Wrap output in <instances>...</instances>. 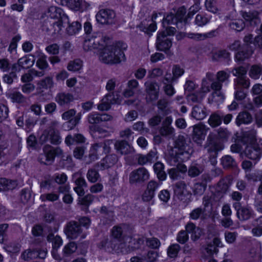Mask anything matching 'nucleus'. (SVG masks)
<instances>
[{
    "label": "nucleus",
    "mask_w": 262,
    "mask_h": 262,
    "mask_svg": "<svg viewBox=\"0 0 262 262\" xmlns=\"http://www.w3.org/2000/svg\"><path fill=\"white\" fill-rule=\"evenodd\" d=\"M193 150L190 139L179 135L174 142V148L169 154L168 160L171 165L188 160Z\"/></svg>",
    "instance_id": "obj_1"
},
{
    "label": "nucleus",
    "mask_w": 262,
    "mask_h": 262,
    "mask_svg": "<svg viewBox=\"0 0 262 262\" xmlns=\"http://www.w3.org/2000/svg\"><path fill=\"white\" fill-rule=\"evenodd\" d=\"M127 48L126 43L118 42L115 45L104 47L99 54V59L105 63H116L125 59L124 51Z\"/></svg>",
    "instance_id": "obj_2"
},
{
    "label": "nucleus",
    "mask_w": 262,
    "mask_h": 262,
    "mask_svg": "<svg viewBox=\"0 0 262 262\" xmlns=\"http://www.w3.org/2000/svg\"><path fill=\"white\" fill-rule=\"evenodd\" d=\"M224 148V144L218 141L217 138L214 133H210L207 136L204 148L209 154L210 161L212 165L216 164V158L218 152L223 150Z\"/></svg>",
    "instance_id": "obj_3"
},
{
    "label": "nucleus",
    "mask_w": 262,
    "mask_h": 262,
    "mask_svg": "<svg viewBox=\"0 0 262 262\" xmlns=\"http://www.w3.org/2000/svg\"><path fill=\"white\" fill-rule=\"evenodd\" d=\"M61 118L64 120H67L62 127L66 130H70L73 129L80 122L81 118V113H76V111L72 108L69 110L61 115Z\"/></svg>",
    "instance_id": "obj_4"
},
{
    "label": "nucleus",
    "mask_w": 262,
    "mask_h": 262,
    "mask_svg": "<svg viewBox=\"0 0 262 262\" xmlns=\"http://www.w3.org/2000/svg\"><path fill=\"white\" fill-rule=\"evenodd\" d=\"M120 100L118 94L115 92H108L101 99L97 106L98 110L101 111H108L111 105L115 104H119Z\"/></svg>",
    "instance_id": "obj_5"
},
{
    "label": "nucleus",
    "mask_w": 262,
    "mask_h": 262,
    "mask_svg": "<svg viewBox=\"0 0 262 262\" xmlns=\"http://www.w3.org/2000/svg\"><path fill=\"white\" fill-rule=\"evenodd\" d=\"M96 18L98 23L102 25H112L116 21L115 12L108 9L100 10L96 15Z\"/></svg>",
    "instance_id": "obj_6"
},
{
    "label": "nucleus",
    "mask_w": 262,
    "mask_h": 262,
    "mask_svg": "<svg viewBox=\"0 0 262 262\" xmlns=\"http://www.w3.org/2000/svg\"><path fill=\"white\" fill-rule=\"evenodd\" d=\"M150 174L145 167H139L133 170L129 174V182L130 184H142L149 179Z\"/></svg>",
    "instance_id": "obj_7"
},
{
    "label": "nucleus",
    "mask_w": 262,
    "mask_h": 262,
    "mask_svg": "<svg viewBox=\"0 0 262 262\" xmlns=\"http://www.w3.org/2000/svg\"><path fill=\"white\" fill-rule=\"evenodd\" d=\"M209 128L202 123H199L193 126L192 139L198 145H201L204 140Z\"/></svg>",
    "instance_id": "obj_8"
},
{
    "label": "nucleus",
    "mask_w": 262,
    "mask_h": 262,
    "mask_svg": "<svg viewBox=\"0 0 262 262\" xmlns=\"http://www.w3.org/2000/svg\"><path fill=\"white\" fill-rule=\"evenodd\" d=\"M41 143L49 141L53 144H58L61 141L60 133L57 129L45 130L39 138Z\"/></svg>",
    "instance_id": "obj_9"
},
{
    "label": "nucleus",
    "mask_w": 262,
    "mask_h": 262,
    "mask_svg": "<svg viewBox=\"0 0 262 262\" xmlns=\"http://www.w3.org/2000/svg\"><path fill=\"white\" fill-rule=\"evenodd\" d=\"M82 232V229L78 222L70 221L66 226L65 233L69 238L75 239L80 236Z\"/></svg>",
    "instance_id": "obj_10"
},
{
    "label": "nucleus",
    "mask_w": 262,
    "mask_h": 262,
    "mask_svg": "<svg viewBox=\"0 0 262 262\" xmlns=\"http://www.w3.org/2000/svg\"><path fill=\"white\" fill-rule=\"evenodd\" d=\"M147 97L150 101H155L159 95L160 86L159 84L154 81L148 80L144 83Z\"/></svg>",
    "instance_id": "obj_11"
},
{
    "label": "nucleus",
    "mask_w": 262,
    "mask_h": 262,
    "mask_svg": "<svg viewBox=\"0 0 262 262\" xmlns=\"http://www.w3.org/2000/svg\"><path fill=\"white\" fill-rule=\"evenodd\" d=\"M261 153V149L256 144L248 145L244 150L246 157L252 160H259Z\"/></svg>",
    "instance_id": "obj_12"
},
{
    "label": "nucleus",
    "mask_w": 262,
    "mask_h": 262,
    "mask_svg": "<svg viewBox=\"0 0 262 262\" xmlns=\"http://www.w3.org/2000/svg\"><path fill=\"white\" fill-rule=\"evenodd\" d=\"M218 34L219 31L217 29H215L205 33L192 32L186 33L185 35V36L195 41H201L205 40L207 38L214 37Z\"/></svg>",
    "instance_id": "obj_13"
},
{
    "label": "nucleus",
    "mask_w": 262,
    "mask_h": 262,
    "mask_svg": "<svg viewBox=\"0 0 262 262\" xmlns=\"http://www.w3.org/2000/svg\"><path fill=\"white\" fill-rule=\"evenodd\" d=\"M118 158L116 154H111L106 156L101 161L95 165V167L99 170H104L111 167L118 161Z\"/></svg>",
    "instance_id": "obj_14"
},
{
    "label": "nucleus",
    "mask_w": 262,
    "mask_h": 262,
    "mask_svg": "<svg viewBox=\"0 0 262 262\" xmlns=\"http://www.w3.org/2000/svg\"><path fill=\"white\" fill-rule=\"evenodd\" d=\"M172 42L170 39L165 36V32H159L157 37V46L160 51L168 50L171 46Z\"/></svg>",
    "instance_id": "obj_15"
},
{
    "label": "nucleus",
    "mask_w": 262,
    "mask_h": 262,
    "mask_svg": "<svg viewBox=\"0 0 262 262\" xmlns=\"http://www.w3.org/2000/svg\"><path fill=\"white\" fill-rule=\"evenodd\" d=\"M207 115V110L202 103L194 105L192 108L191 116L197 120L204 119Z\"/></svg>",
    "instance_id": "obj_16"
},
{
    "label": "nucleus",
    "mask_w": 262,
    "mask_h": 262,
    "mask_svg": "<svg viewBox=\"0 0 262 262\" xmlns=\"http://www.w3.org/2000/svg\"><path fill=\"white\" fill-rule=\"evenodd\" d=\"M186 8L184 6L181 7L177 10L175 15L176 19L177 21V27L178 28H183L188 23V20L190 17H188V14L186 15Z\"/></svg>",
    "instance_id": "obj_17"
},
{
    "label": "nucleus",
    "mask_w": 262,
    "mask_h": 262,
    "mask_svg": "<svg viewBox=\"0 0 262 262\" xmlns=\"http://www.w3.org/2000/svg\"><path fill=\"white\" fill-rule=\"evenodd\" d=\"M172 118L171 116L166 117L162 122V125L160 129V133L163 136L172 135L174 132V129L171 126Z\"/></svg>",
    "instance_id": "obj_18"
},
{
    "label": "nucleus",
    "mask_w": 262,
    "mask_h": 262,
    "mask_svg": "<svg viewBox=\"0 0 262 262\" xmlns=\"http://www.w3.org/2000/svg\"><path fill=\"white\" fill-rule=\"evenodd\" d=\"M114 146L116 151L121 155H128L134 151L133 147L124 140L116 141Z\"/></svg>",
    "instance_id": "obj_19"
},
{
    "label": "nucleus",
    "mask_w": 262,
    "mask_h": 262,
    "mask_svg": "<svg viewBox=\"0 0 262 262\" xmlns=\"http://www.w3.org/2000/svg\"><path fill=\"white\" fill-rule=\"evenodd\" d=\"M43 151L48 158L49 163H51L54 161L55 156L61 154L62 152L60 148H54L50 145H45L43 148Z\"/></svg>",
    "instance_id": "obj_20"
},
{
    "label": "nucleus",
    "mask_w": 262,
    "mask_h": 262,
    "mask_svg": "<svg viewBox=\"0 0 262 262\" xmlns=\"http://www.w3.org/2000/svg\"><path fill=\"white\" fill-rule=\"evenodd\" d=\"M157 158V152L154 150L150 151L146 155H138L136 157L138 163L140 165H144L148 163H151L154 162Z\"/></svg>",
    "instance_id": "obj_21"
},
{
    "label": "nucleus",
    "mask_w": 262,
    "mask_h": 262,
    "mask_svg": "<svg viewBox=\"0 0 262 262\" xmlns=\"http://www.w3.org/2000/svg\"><path fill=\"white\" fill-rule=\"evenodd\" d=\"M258 12L255 10L241 12V15L243 18L251 26L255 25L258 23Z\"/></svg>",
    "instance_id": "obj_22"
},
{
    "label": "nucleus",
    "mask_w": 262,
    "mask_h": 262,
    "mask_svg": "<svg viewBox=\"0 0 262 262\" xmlns=\"http://www.w3.org/2000/svg\"><path fill=\"white\" fill-rule=\"evenodd\" d=\"M251 115L247 112H242L238 114L236 118V124L240 126L242 124H249L252 121Z\"/></svg>",
    "instance_id": "obj_23"
},
{
    "label": "nucleus",
    "mask_w": 262,
    "mask_h": 262,
    "mask_svg": "<svg viewBox=\"0 0 262 262\" xmlns=\"http://www.w3.org/2000/svg\"><path fill=\"white\" fill-rule=\"evenodd\" d=\"M17 185L16 181L6 178H0V191L13 189Z\"/></svg>",
    "instance_id": "obj_24"
},
{
    "label": "nucleus",
    "mask_w": 262,
    "mask_h": 262,
    "mask_svg": "<svg viewBox=\"0 0 262 262\" xmlns=\"http://www.w3.org/2000/svg\"><path fill=\"white\" fill-rule=\"evenodd\" d=\"M253 50L250 48L243 47L241 50L235 54V59L237 61H243L248 59L253 54Z\"/></svg>",
    "instance_id": "obj_25"
},
{
    "label": "nucleus",
    "mask_w": 262,
    "mask_h": 262,
    "mask_svg": "<svg viewBox=\"0 0 262 262\" xmlns=\"http://www.w3.org/2000/svg\"><path fill=\"white\" fill-rule=\"evenodd\" d=\"M157 107L159 113L163 115H167L171 112L170 108L168 106V101L166 98L160 99L157 102Z\"/></svg>",
    "instance_id": "obj_26"
},
{
    "label": "nucleus",
    "mask_w": 262,
    "mask_h": 262,
    "mask_svg": "<svg viewBox=\"0 0 262 262\" xmlns=\"http://www.w3.org/2000/svg\"><path fill=\"white\" fill-rule=\"evenodd\" d=\"M61 3L62 5H66L74 11H78L82 9V0H61Z\"/></svg>",
    "instance_id": "obj_27"
},
{
    "label": "nucleus",
    "mask_w": 262,
    "mask_h": 262,
    "mask_svg": "<svg viewBox=\"0 0 262 262\" xmlns=\"http://www.w3.org/2000/svg\"><path fill=\"white\" fill-rule=\"evenodd\" d=\"M203 170L204 168L201 164L193 163L188 168V174L191 178H194L200 175Z\"/></svg>",
    "instance_id": "obj_28"
},
{
    "label": "nucleus",
    "mask_w": 262,
    "mask_h": 262,
    "mask_svg": "<svg viewBox=\"0 0 262 262\" xmlns=\"http://www.w3.org/2000/svg\"><path fill=\"white\" fill-rule=\"evenodd\" d=\"M85 138L81 134H77L74 136L69 135L65 139V143L68 145L74 144L75 142L78 143H83L85 141Z\"/></svg>",
    "instance_id": "obj_29"
},
{
    "label": "nucleus",
    "mask_w": 262,
    "mask_h": 262,
    "mask_svg": "<svg viewBox=\"0 0 262 262\" xmlns=\"http://www.w3.org/2000/svg\"><path fill=\"white\" fill-rule=\"evenodd\" d=\"M99 46V39L97 37H92L84 41L83 48L85 51H91L98 48Z\"/></svg>",
    "instance_id": "obj_30"
},
{
    "label": "nucleus",
    "mask_w": 262,
    "mask_h": 262,
    "mask_svg": "<svg viewBox=\"0 0 262 262\" xmlns=\"http://www.w3.org/2000/svg\"><path fill=\"white\" fill-rule=\"evenodd\" d=\"M48 16L51 18H56L61 20L63 15H67L64 14L61 9L56 7L52 6L48 9Z\"/></svg>",
    "instance_id": "obj_31"
},
{
    "label": "nucleus",
    "mask_w": 262,
    "mask_h": 262,
    "mask_svg": "<svg viewBox=\"0 0 262 262\" xmlns=\"http://www.w3.org/2000/svg\"><path fill=\"white\" fill-rule=\"evenodd\" d=\"M69 24V18L68 15H63L61 20L53 23V27L54 29L55 34H59L63 27H64L66 24Z\"/></svg>",
    "instance_id": "obj_32"
},
{
    "label": "nucleus",
    "mask_w": 262,
    "mask_h": 262,
    "mask_svg": "<svg viewBox=\"0 0 262 262\" xmlns=\"http://www.w3.org/2000/svg\"><path fill=\"white\" fill-rule=\"evenodd\" d=\"M18 61L23 69H28L34 64L35 59L33 56L26 55L19 58Z\"/></svg>",
    "instance_id": "obj_33"
},
{
    "label": "nucleus",
    "mask_w": 262,
    "mask_h": 262,
    "mask_svg": "<svg viewBox=\"0 0 262 262\" xmlns=\"http://www.w3.org/2000/svg\"><path fill=\"white\" fill-rule=\"evenodd\" d=\"M164 169V166L161 162H158L154 165V171L160 181H164L166 178V174Z\"/></svg>",
    "instance_id": "obj_34"
},
{
    "label": "nucleus",
    "mask_w": 262,
    "mask_h": 262,
    "mask_svg": "<svg viewBox=\"0 0 262 262\" xmlns=\"http://www.w3.org/2000/svg\"><path fill=\"white\" fill-rule=\"evenodd\" d=\"M229 27L237 32L242 31L245 27V24L241 19H233L228 24Z\"/></svg>",
    "instance_id": "obj_35"
},
{
    "label": "nucleus",
    "mask_w": 262,
    "mask_h": 262,
    "mask_svg": "<svg viewBox=\"0 0 262 262\" xmlns=\"http://www.w3.org/2000/svg\"><path fill=\"white\" fill-rule=\"evenodd\" d=\"M73 99V96L69 93H59L56 97V101L60 105L68 104Z\"/></svg>",
    "instance_id": "obj_36"
},
{
    "label": "nucleus",
    "mask_w": 262,
    "mask_h": 262,
    "mask_svg": "<svg viewBox=\"0 0 262 262\" xmlns=\"http://www.w3.org/2000/svg\"><path fill=\"white\" fill-rule=\"evenodd\" d=\"M230 53L226 50H220L213 53L212 59L215 61L229 60Z\"/></svg>",
    "instance_id": "obj_37"
},
{
    "label": "nucleus",
    "mask_w": 262,
    "mask_h": 262,
    "mask_svg": "<svg viewBox=\"0 0 262 262\" xmlns=\"http://www.w3.org/2000/svg\"><path fill=\"white\" fill-rule=\"evenodd\" d=\"M54 82L51 77H46L37 83L38 89L47 90L53 87Z\"/></svg>",
    "instance_id": "obj_38"
},
{
    "label": "nucleus",
    "mask_w": 262,
    "mask_h": 262,
    "mask_svg": "<svg viewBox=\"0 0 262 262\" xmlns=\"http://www.w3.org/2000/svg\"><path fill=\"white\" fill-rule=\"evenodd\" d=\"M186 190V184L183 181L177 182L173 185V191L175 195L180 199H182L181 197L184 195Z\"/></svg>",
    "instance_id": "obj_39"
},
{
    "label": "nucleus",
    "mask_w": 262,
    "mask_h": 262,
    "mask_svg": "<svg viewBox=\"0 0 262 262\" xmlns=\"http://www.w3.org/2000/svg\"><path fill=\"white\" fill-rule=\"evenodd\" d=\"M68 26L66 28L67 33L70 35H74L77 33L81 29V25L77 21L67 24Z\"/></svg>",
    "instance_id": "obj_40"
},
{
    "label": "nucleus",
    "mask_w": 262,
    "mask_h": 262,
    "mask_svg": "<svg viewBox=\"0 0 262 262\" xmlns=\"http://www.w3.org/2000/svg\"><path fill=\"white\" fill-rule=\"evenodd\" d=\"M252 211L251 209L247 207H242L241 209L237 210L236 213L238 218L240 220H247L251 216Z\"/></svg>",
    "instance_id": "obj_41"
},
{
    "label": "nucleus",
    "mask_w": 262,
    "mask_h": 262,
    "mask_svg": "<svg viewBox=\"0 0 262 262\" xmlns=\"http://www.w3.org/2000/svg\"><path fill=\"white\" fill-rule=\"evenodd\" d=\"M205 209L198 207L193 209L189 213V218L192 220H197L204 217Z\"/></svg>",
    "instance_id": "obj_42"
},
{
    "label": "nucleus",
    "mask_w": 262,
    "mask_h": 262,
    "mask_svg": "<svg viewBox=\"0 0 262 262\" xmlns=\"http://www.w3.org/2000/svg\"><path fill=\"white\" fill-rule=\"evenodd\" d=\"M210 21V18L203 14H198L194 19V25L198 27H203L207 25Z\"/></svg>",
    "instance_id": "obj_43"
},
{
    "label": "nucleus",
    "mask_w": 262,
    "mask_h": 262,
    "mask_svg": "<svg viewBox=\"0 0 262 262\" xmlns=\"http://www.w3.org/2000/svg\"><path fill=\"white\" fill-rule=\"evenodd\" d=\"M222 121L221 116L216 113H213L210 116L208 123L212 127H216L222 123Z\"/></svg>",
    "instance_id": "obj_44"
},
{
    "label": "nucleus",
    "mask_w": 262,
    "mask_h": 262,
    "mask_svg": "<svg viewBox=\"0 0 262 262\" xmlns=\"http://www.w3.org/2000/svg\"><path fill=\"white\" fill-rule=\"evenodd\" d=\"M262 73L261 65H253L249 71L250 76L254 79H258Z\"/></svg>",
    "instance_id": "obj_45"
},
{
    "label": "nucleus",
    "mask_w": 262,
    "mask_h": 262,
    "mask_svg": "<svg viewBox=\"0 0 262 262\" xmlns=\"http://www.w3.org/2000/svg\"><path fill=\"white\" fill-rule=\"evenodd\" d=\"M221 163L224 168H231L236 166V162L233 158L228 155L225 156L221 159Z\"/></svg>",
    "instance_id": "obj_46"
},
{
    "label": "nucleus",
    "mask_w": 262,
    "mask_h": 262,
    "mask_svg": "<svg viewBox=\"0 0 262 262\" xmlns=\"http://www.w3.org/2000/svg\"><path fill=\"white\" fill-rule=\"evenodd\" d=\"M206 79L212 81L214 80V75L211 72H207L206 75V78L202 80V90L204 93H207L210 91V87L208 85Z\"/></svg>",
    "instance_id": "obj_47"
},
{
    "label": "nucleus",
    "mask_w": 262,
    "mask_h": 262,
    "mask_svg": "<svg viewBox=\"0 0 262 262\" xmlns=\"http://www.w3.org/2000/svg\"><path fill=\"white\" fill-rule=\"evenodd\" d=\"M86 178L91 183L96 182L100 178V174L95 168L89 169L86 173Z\"/></svg>",
    "instance_id": "obj_48"
},
{
    "label": "nucleus",
    "mask_w": 262,
    "mask_h": 262,
    "mask_svg": "<svg viewBox=\"0 0 262 262\" xmlns=\"http://www.w3.org/2000/svg\"><path fill=\"white\" fill-rule=\"evenodd\" d=\"M36 66L41 70H46L48 67L49 64L47 61V56L44 54H40L39 55L38 58L36 61Z\"/></svg>",
    "instance_id": "obj_49"
},
{
    "label": "nucleus",
    "mask_w": 262,
    "mask_h": 262,
    "mask_svg": "<svg viewBox=\"0 0 262 262\" xmlns=\"http://www.w3.org/2000/svg\"><path fill=\"white\" fill-rule=\"evenodd\" d=\"M82 67V61L79 59L71 61L68 63L67 68L69 71L76 72Z\"/></svg>",
    "instance_id": "obj_50"
},
{
    "label": "nucleus",
    "mask_w": 262,
    "mask_h": 262,
    "mask_svg": "<svg viewBox=\"0 0 262 262\" xmlns=\"http://www.w3.org/2000/svg\"><path fill=\"white\" fill-rule=\"evenodd\" d=\"M22 258L26 261L31 260L37 258L36 250L28 249L21 254Z\"/></svg>",
    "instance_id": "obj_51"
},
{
    "label": "nucleus",
    "mask_w": 262,
    "mask_h": 262,
    "mask_svg": "<svg viewBox=\"0 0 262 262\" xmlns=\"http://www.w3.org/2000/svg\"><path fill=\"white\" fill-rule=\"evenodd\" d=\"M10 98L13 102L18 103H24L26 98L19 92H14L10 94Z\"/></svg>",
    "instance_id": "obj_52"
},
{
    "label": "nucleus",
    "mask_w": 262,
    "mask_h": 262,
    "mask_svg": "<svg viewBox=\"0 0 262 262\" xmlns=\"http://www.w3.org/2000/svg\"><path fill=\"white\" fill-rule=\"evenodd\" d=\"M180 249V247L178 244H174L169 247L167 250V254L170 258L176 257Z\"/></svg>",
    "instance_id": "obj_53"
},
{
    "label": "nucleus",
    "mask_w": 262,
    "mask_h": 262,
    "mask_svg": "<svg viewBox=\"0 0 262 262\" xmlns=\"http://www.w3.org/2000/svg\"><path fill=\"white\" fill-rule=\"evenodd\" d=\"M40 198L42 201L54 202L58 200L59 195L53 192L44 193L40 195Z\"/></svg>",
    "instance_id": "obj_54"
},
{
    "label": "nucleus",
    "mask_w": 262,
    "mask_h": 262,
    "mask_svg": "<svg viewBox=\"0 0 262 262\" xmlns=\"http://www.w3.org/2000/svg\"><path fill=\"white\" fill-rule=\"evenodd\" d=\"M87 120L88 122L92 124L100 123V114L97 112H92L88 115Z\"/></svg>",
    "instance_id": "obj_55"
},
{
    "label": "nucleus",
    "mask_w": 262,
    "mask_h": 262,
    "mask_svg": "<svg viewBox=\"0 0 262 262\" xmlns=\"http://www.w3.org/2000/svg\"><path fill=\"white\" fill-rule=\"evenodd\" d=\"M206 186L205 184L201 183H196L194 184L193 187V192L194 195H201L203 194Z\"/></svg>",
    "instance_id": "obj_56"
},
{
    "label": "nucleus",
    "mask_w": 262,
    "mask_h": 262,
    "mask_svg": "<svg viewBox=\"0 0 262 262\" xmlns=\"http://www.w3.org/2000/svg\"><path fill=\"white\" fill-rule=\"evenodd\" d=\"M94 199V195L91 194H88L83 198H79V202H80V204L82 205L89 206L92 203Z\"/></svg>",
    "instance_id": "obj_57"
},
{
    "label": "nucleus",
    "mask_w": 262,
    "mask_h": 262,
    "mask_svg": "<svg viewBox=\"0 0 262 262\" xmlns=\"http://www.w3.org/2000/svg\"><path fill=\"white\" fill-rule=\"evenodd\" d=\"M161 183L155 180H150L148 182L146 188L155 195L156 190L161 185Z\"/></svg>",
    "instance_id": "obj_58"
},
{
    "label": "nucleus",
    "mask_w": 262,
    "mask_h": 262,
    "mask_svg": "<svg viewBox=\"0 0 262 262\" xmlns=\"http://www.w3.org/2000/svg\"><path fill=\"white\" fill-rule=\"evenodd\" d=\"M204 96L201 93H193L188 96L187 99L189 102L192 103H201Z\"/></svg>",
    "instance_id": "obj_59"
},
{
    "label": "nucleus",
    "mask_w": 262,
    "mask_h": 262,
    "mask_svg": "<svg viewBox=\"0 0 262 262\" xmlns=\"http://www.w3.org/2000/svg\"><path fill=\"white\" fill-rule=\"evenodd\" d=\"M100 143L102 150V153L107 154L111 151V145L113 143L112 140H105Z\"/></svg>",
    "instance_id": "obj_60"
},
{
    "label": "nucleus",
    "mask_w": 262,
    "mask_h": 262,
    "mask_svg": "<svg viewBox=\"0 0 262 262\" xmlns=\"http://www.w3.org/2000/svg\"><path fill=\"white\" fill-rule=\"evenodd\" d=\"M217 133V136L215 133L214 134L217 137L218 141H220L222 144H223L222 141H221V140H226L229 137V133L228 132L226 129L220 128L218 129Z\"/></svg>",
    "instance_id": "obj_61"
},
{
    "label": "nucleus",
    "mask_w": 262,
    "mask_h": 262,
    "mask_svg": "<svg viewBox=\"0 0 262 262\" xmlns=\"http://www.w3.org/2000/svg\"><path fill=\"white\" fill-rule=\"evenodd\" d=\"M172 75L174 77L176 80L182 76L184 73V70L181 68L180 66L176 64L174 65L172 69Z\"/></svg>",
    "instance_id": "obj_62"
},
{
    "label": "nucleus",
    "mask_w": 262,
    "mask_h": 262,
    "mask_svg": "<svg viewBox=\"0 0 262 262\" xmlns=\"http://www.w3.org/2000/svg\"><path fill=\"white\" fill-rule=\"evenodd\" d=\"M230 74L224 71L218 72L216 75V80L223 84V82L228 81Z\"/></svg>",
    "instance_id": "obj_63"
},
{
    "label": "nucleus",
    "mask_w": 262,
    "mask_h": 262,
    "mask_svg": "<svg viewBox=\"0 0 262 262\" xmlns=\"http://www.w3.org/2000/svg\"><path fill=\"white\" fill-rule=\"evenodd\" d=\"M237 234L235 232L226 231L224 233L225 238L228 244L233 243L237 237Z\"/></svg>",
    "instance_id": "obj_64"
}]
</instances>
